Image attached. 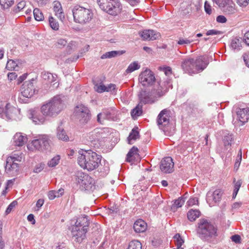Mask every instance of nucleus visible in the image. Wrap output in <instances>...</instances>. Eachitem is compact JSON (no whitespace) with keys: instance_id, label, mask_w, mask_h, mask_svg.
<instances>
[{"instance_id":"7ed1b4c3","label":"nucleus","mask_w":249,"mask_h":249,"mask_svg":"<svg viewBox=\"0 0 249 249\" xmlns=\"http://www.w3.org/2000/svg\"><path fill=\"white\" fill-rule=\"evenodd\" d=\"M89 224L88 216H82L77 218L71 231L72 238L74 241L81 243L86 238Z\"/></svg>"},{"instance_id":"a211bd4d","label":"nucleus","mask_w":249,"mask_h":249,"mask_svg":"<svg viewBox=\"0 0 249 249\" xmlns=\"http://www.w3.org/2000/svg\"><path fill=\"white\" fill-rule=\"evenodd\" d=\"M160 169L164 173H170L174 170V163L171 157H166L163 159L160 162Z\"/></svg>"},{"instance_id":"69168bd1","label":"nucleus","mask_w":249,"mask_h":249,"mask_svg":"<svg viewBox=\"0 0 249 249\" xmlns=\"http://www.w3.org/2000/svg\"><path fill=\"white\" fill-rule=\"evenodd\" d=\"M231 239L233 242L236 243H239L240 242L241 237L239 235L235 234L231 237Z\"/></svg>"},{"instance_id":"864d4df0","label":"nucleus","mask_w":249,"mask_h":249,"mask_svg":"<svg viewBox=\"0 0 249 249\" xmlns=\"http://www.w3.org/2000/svg\"><path fill=\"white\" fill-rule=\"evenodd\" d=\"M95 90L99 93H102L104 91H106L107 88L106 86L103 84L99 85L96 84L95 86Z\"/></svg>"},{"instance_id":"2f4dec72","label":"nucleus","mask_w":249,"mask_h":249,"mask_svg":"<svg viewBox=\"0 0 249 249\" xmlns=\"http://www.w3.org/2000/svg\"><path fill=\"white\" fill-rule=\"evenodd\" d=\"M185 198L180 197L176 200L171 206V209L173 211L175 212L177 209L181 207L185 202Z\"/></svg>"},{"instance_id":"9d476101","label":"nucleus","mask_w":249,"mask_h":249,"mask_svg":"<svg viewBox=\"0 0 249 249\" xmlns=\"http://www.w3.org/2000/svg\"><path fill=\"white\" fill-rule=\"evenodd\" d=\"M139 81L142 86L145 88L153 86L156 83L154 72L149 69H146L141 72Z\"/></svg>"},{"instance_id":"39448f33","label":"nucleus","mask_w":249,"mask_h":249,"mask_svg":"<svg viewBox=\"0 0 249 249\" xmlns=\"http://www.w3.org/2000/svg\"><path fill=\"white\" fill-rule=\"evenodd\" d=\"M64 108V104L60 96L53 97L41 107V112L48 117L54 118Z\"/></svg>"},{"instance_id":"bb28decb","label":"nucleus","mask_w":249,"mask_h":249,"mask_svg":"<svg viewBox=\"0 0 249 249\" xmlns=\"http://www.w3.org/2000/svg\"><path fill=\"white\" fill-rule=\"evenodd\" d=\"M53 10L55 13V15L61 20L65 18L64 13L63 12L61 3L57 1L53 2Z\"/></svg>"},{"instance_id":"09e8293b","label":"nucleus","mask_w":249,"mask_h":249,"mask_svg":"<svg viewBox=\"0 0 249 249\" xmlns=\"http://www.w3.org/2000/svg\"><path fill=\"white\" fill-rule=\"evenodd\" d=\"M67 44V41L63 38H58L57 39L54 45L55 46L58 48H62L65 46Z\"/></svg>"},{"instance_id":"8fccbe9b","label":"nucleus","mask_w":249,"mask_h":249,"mask_svg":"<svg viewBox=\"0 0 249 249\" xmlns=\"http://www.w3.org/2000/svg\"><path fill=\"white\" fill-rule=\"evenodd\" d=\"M241 181L240 180H238L234 184V190L232 195L233 198H235L238 192V191L241 185Z\"/></svg>"},{"instance_id":"dca6fc26","label":"nucleus","mask_w":249,"mask_h":249,"mask_svg":"<svg viewBox=\"0 0 249 249\" xmlns=\"http://www.w3.org/2000/svg\"><path fill=\"white\" fill-rule=\"evenodd\" d=\"M16 109L6 102H0V117L12 119Z\"/></svg>"},{"instance_id":"4d7b16f0","label":"nucleus","mask_w":249,"mask_h":249,"mask_svg":"<svg viewBox=\"0 0 249 249\" xmlns=\"http://www.w3.org/2000/svg\"><path fill=\"white\" fill-rule=\"evenodd\" d=\"M198 203V201L197 198L196 197H192L190 198L189 200L187 201V204L188 206H192L194 205L197 204Z\"/></svg>"},{"instance_id":"f03ea898","label":"nucleus","mask_w":249,"mask_h":249,"mask_svg":"<svg viewBox=\"0 0 249 249\" xmlns=\"http://www.w3.org/2000/svg\"><path fill=\"white\" fill-rule=\"evenodd\" d=\"M196 230L197 236L204 241L210 242L217 236L216 227L207 219H200Z\"/></svg>"},{"instance_id":"603ef678","label":"nucleus","mask_w":249,"mask_h":249,"mask_svg":"<svg viewBox=\"0 0 249 249\" xmlns=\"http://www.w3.org/2000/svg\"><path fill=\"white\" fill-rule=\"evenodd\" d=\"M18 202L17 201L15 200L11 202L7 208L5 213L6 214H9L11 213L12 210L17 205Z\"/></svg>"},{"instance_id":"f257e3e1","label":"nucleus","mask_w":249,"mask_h":249,"mask_svg":"<svg viewBox=\"0 0 249 249\" xmlns=\"http://www.w3.org/2000/svg\"><path fill=\"white\" fill-rule=\"evenodd\" d=\"M102 157L92 150L79 152L77 158L78 164L88 171L96 169L101 164Z\"/></svg>"},{"instance_id":"412c9836","label":"nucleus","mask_w":249,"mask_h":249,"mask_svg":"<svg viewBox=\"0 0 249 249\" xmlns=\"http://www.w3.org/2000/svg\"><path fill=\"white\" fill-rule=\"evenodd\" d=\"M30 118L36 124H43L46 121V118L48 117L44 115L41 112V110H31L30 113Z\"/></svg>"},{"instance_id":"aec40b11","label":"nucleus","mask_w":249,"mask_h":249,"mask_svg":"<svg viewBox=\"0 0 249 249\" xmlns=\"http://www.w3.org/2000/svg\"><path fill=\"white\" fill-rule=\"evenodd\" d=\"M236 113L237 119L242 123V124L248 121L249 119V108L248 107L237 108H236Z\"/></svg>"},{"instance_id":"20e7f679","label":"nucleus","mask_w":249,"mask_h":249,"mask_svg":"<svg viewBox=\"0 0 249 249\" xmlns=\"http://www.w3.org/2000/svg\"><path fill=\"white\" fill-rule=\"evenodd\" d=\"M208 62L205 57L200 56L195 60L193 58H186L181 63V68L186 73H196L202 71L208 65Z\"/></svg>"},{"instance_id":"680f3d73","label":"nucleus","mask_w":249,"mask_h":249,"mask_svg":"<svg viewBox=\"0 0 249 249\" xmlns=\"http://www.w3.org/2000/svg\"><path fill=\"white\" fill-rule=\"evenodd\" d=\"M221 32L219 31H217L215 30H210L208 31L206 33L207 36H213V35H216L218 34H220Z\"/></svg>"},{"instance_id":"cd10ccee","label":"nucleus","mask_w":249,"mask_h":249,"mask_svg":"<svg viewBox=\"0 0 249 249\" xmlns=\"http://www.w3.org/2000/svg\"><path fill=\"white\" fill-rule=\"evenodd\" d=\"M26 137L23 136L21 133H16L13 138L14 143L18 146H22L27 141Z\"/></svg>"},{"instance_id":"7c9ffc66","label":"nucleus","mask_w":249,"mask_h":249,"mask_svg":"<svg viewBox=\"0 0 249 249\" xmlns=\"http://www.w3.org/2000/svg\"><path fill=\"white\" fill-rule=\"evenodd\" d=\"M142 105H141L140 103L134 108L131 112V115L132 117L135 119L138 116H140L142 115Z\"/></svg>"},{"instance_id":"79ce46f5","label":"nucleus","mask_w":249,"mask_h":249,"mask_svg":"<svg viewBox=\"0 0 249 249\" xmlns=\"http://www.w3.org/2000/svg\"><path fill=\"white\" fill-rule=\"evenodd\" d=\"M60 157L59 155H56L52 158L48 162V165L49 167H53L57 165L60 161Z\"/></svg>"},{"instance_id":"4c0bfd02","label":"nucleus","mask_w":249,"mask_h":249,"mask_svg":"<svg viewBox=\"0 0 249 249\" xmlns=\"http://www.w3.org/2000/svg\"><path fill=\"white\" fill-rule=\"evenodd\" d=\"M142 246L140 242L134 240L129 243L126 249H142Z\"/></svg>"},{"instance_id":"0eeeda50","label":"nucleus","mask_w":249,"mask_h":249,"mask_svg":"<svg viewBox=\"0 0 249 249\" xmlns=\"http://www.w3.org/2000/svg\"><path fill=\"white\" fill-rule=\"evenodd\" d=\"M50 148V140L48 135H40L27 145V148L31 151L45 152Z\"/></svg>"},{"instance_id":"c9c22d12","label":"nucleus","mask_w":249,"mask_h":249,"mask_svg":"<svg viewBox=\"0 0 249 249\" xmlns=\"http://www.w3.org/2000/svg\"><path fill=\"white\" fill-rule=\"evenodd\" d=\"M141 68V65L137 61H134L130 63L125 70V73L127 74L130 73L133 71L139 70Z\"/></svg>"},{"instance_id":"de8ad7c7","label":"nucleus","mask_w":249,"mask_h":249,"mask_svg":"<svg viewBox=\"0 0 249 249\" xmlns=\"http://www.w3.org/2000/svg\"><path fill=\"white\" fill-rule=\"evenodd\" d=\"M49 24L51 27L54 30H58L59 29V24L56 20L52 17L49 18Z\"/></svg>"},{"instance_id":"3c124183","label":"nucleus","mask_w":249,"mask_h":249,"mask_svg":"<svg viewBox=\"0 0 249 249\" xmlns=\"http://www.w3.org/2000/svg\"><path fill=\"white\" fill-rule=\"evenodd\" d=\"M8 158H11L12 159V160H13V162H16V161H21V160H22V156H21V154L20 153L12 154L11 156L8 157Z\"/></svg>"},{"instance_id":"6e6552de","label":"nucleus","mask_w":249,"mask_h":249,"mask_svg":"<svg viewBox=\"0 0 249 249\" xmlns=\"http://www.w3.org/2000/svg\"><path fill=\"white\" fill-rule=\"evenodd\" d=\"M100 8L111 15H117L122 10V5L119 0H97Z\"/></svg>"},{"instance_id":"1a4fd4ad","label":"nucleus","mask_w":249,"mask_h":249,"mask_svg":"<svg viewBox=\"0 0 249 249\" xmlns=\"http://www.w3.org/2000/svg\"><path fill=\"white\" fill-rule=\"evenodd\" d=\"M74 115L77 120L82 124H87L90 118L89 108L83 104L78 105L75 107Z\"/></svg>"},{"instance_id":"c03bdc74","label":"nucleus","mask_w":249,"mask_h":249,"mask_svg":"<svg viewBox=\"0 0 249 249\" xmlns=\"http://www.w3.org/2000/svg\"><path fill=\"white\" fill-rule=\"evenodd\" d=\"M190 38L191 37H189L188 38L180 37L178 38L177 43L178 44L180 45H185L190 44V43H192L194 41V40L191 39Z\"/></svg>"},{"instance_id":"a878e982","label":"nucleus","mask_w":249,"mask_h":249,"mask_svg":"<svg viewBox=\"0 0 249 249\" xmlns=\"http://www.w3.org/2000/svg\"><path fill=\"white\" fill-rule=\"evenodd\" d=\"M133 228L136 232H143L147 228V224L142 220L139 219L134 224Z\"/></svg>"},{"instance_id":"774afa93","label":"nucleus","mask_w":249,"mask_h":249,"mask_svg":"<svg viewBox=\"0 0 249 249\" xmlns=\"http://www.w3.org/2000/svg\"><path fill=\"white\" fill-rule=\"evenodd\" d=\"M243 59L247 67L249 68V53L243 55Z\"/></svg>"},{"instance_id":"e433bc0d","label":"nucleus","mask_w":249,"mask_h":249,"mask_svg":"<svg viewBox=\"0 0 249 249\" xmlns=\"http://www.w3.org/2000/svg\"><path fill=\"white\" fill-rule=\"evenodd\" d=\"M138 149L137 147L133 146L127 154L126 160L130 162L133 160V158H135V156L138 155Z\"/></svg>"},{"instance_id":"4be33fe9","label":"nucleus","mask_w":249,"mask_h":249,"mask_svg":"<svg viewBox=\"0 0 249 249\" xmlns=\"http://www.w3.org/2000/svg\"><path fill=\"white\" fill-rule=\"evenodd\" d=\"M143 40H154L159 38L160 33L153 30H145L140 33Z\"/></svg>"},{"instance_id":"5701e85b","label":"nucleus","mask_w":249,"mask_h":249,"mask_svg":"<svg viewBox=\"0 0 249 249\" xmlns=\"http://www.w3.org/2000/svg\"><path fill=\"white\" fill-rule=\"evenodd\" d=\"M5 171L7 173L14 176L18 171V164L15 162H13L11 158H7L5 165Z\"/></svg>"},{"instance_id":"58836bf2","label":"nucleus","mask_w":249,"mask_h":249,"mask_svg":"<svg viewBox=\"0 0 249 249\" xmlns=\"http://www.w3.org/2000/svg\"><path fill=\"white\" fill-rule=\"evenodd\" d=\"M6 68L9 71L18 70V65L16 61L13 60H9L6 64Z\"/></svg>"},{"instance_id":"a19ab883","label":"nucleus","mask_w":249,"mask_h":249,"mask_svg":"<svg viewBox=\"0 0 249 249\" xmlns=\"http://www.w3.org/2000/svg\"><path fill=\"white\" fill-rule=\"evenodd\" d=\"M174 241L176 243L177 248L179 249H183L181 246L184 243V240L181 238L179 234L177 233L174 236Z\"/></svg>"},{"instance_id":"c85d7f7f","label":"nucleus","mask_w":249,"mask_h":249,"mask_svg":"<svg viewBox=\"0 0 249 249\" xmlns=\"http://www.w3.org/2000/svg\"><path fill=\"white\" fill-rule=\"evenodd\" d=\"M140 138L139 132L138 131V128H134L131 132L130 133L128 137L127 138L128 143L130 144H133V141H136Z\"/></svg>"},{"instance_id":"a18cd8bd","label":"nucleus","mask_w":249,"mask_h":249,"mask_svg":"<svg viewBox=\"0 0 249 249\" xmlns=\"http://www.w3.org/2000/svg\"><path fill=\"white\" fill-rule=\"evenodd\" d=\"M14 2V0H0V4L3 9H8Z\"/></svg>"},{"instance_id":"49530a36","label":"nucleus","mask_w":249,"mask_h":249,"mask_svg":"<svg viewBox=\"0 0 249 249\" xmlns=\"http://www.w3.org/2000/svg\"><path fill=\"white\" fill-rule=\"evenodd\" d=\"M26 8V1L22 0L20 2H19L18 4L17 5V6L15 7L14 9V11L15 13H18L19 12H20L21 11L23 10L24 9Z\"/></svg>"},{"instance_id":"ea45409f","label":"nucleus","mask_w":249,"mask_h":249,"mask_svg":"<svg viewBox=\"0 0 249 249\" xmlns=\"http://www.w3.org/2000/svg\"><path fill=\"white\" fill-rule=\"evenodd\" d=\"M123 53H121L120 51H113L108 52H107L105 54L102 55V59H105L107 58H111L113 57H115L117 55H120L122 54Z\"/></svg>"},{"instance_id":"f8f14e48","label":"nucleus","mask_w":249,"mask_h":249,"mask_svg":"<svg viewBox=\"0 0 249 249\" xmlns=\"http://www.w3.org/2000/svg\"><path fill=\"white\" fill-rule=\"evenodd\" d=\"M118 111L114 107L105 108L97 115V121L103 124L106 120L117 121L118 120Z\"/></svg>"},{"instance_id":"37998d69","label":"nucleus","mask_w":249,"mask_h":249,"mask_svg":"<svg viewBox=\"0 0 249 249\" xmlns=\"http://www.w3.org/2000/svg\"><path fill=\"white\" fill-rule=\"evenodd\" d=\"M34 16L36 20L41 21L44 19V16L41 11L38 8H35L33 11Z\"/></svg>"},{"instance_id":"0e129e2a","label":"nucleus","mask_w":249,"mask_h":249,"mask_svg":"<svg viewBox=\"0 0 249 249\" xmlns=\"http://www.w3.org/2000/svg\"><path fill=\"white\" fill-rule=\"evenodd\" d=\"M106 91H113L114 92L116 89V85L113 84H110L107 86H106Z\"/></svg>"},{"instance_id":"ddd939ff","label":"nucleus","mask_w":249,"mask_h":249,"mask_svg":"<svg viewBox=\"0 0 249 249\" xmlns=\"http://www.w3.org/2000/svg\"><path fill=\"white\" fill-rule=\"evenodd\" d=\"M153 87L151 90L152 93L154 94L155 97L158 98L162 96L168 90L171 86L169 80L166 81L157 82L154 84Z\"/></svg>"},{"instance_id":"72a5a7b5","label":"nucleus","mask_w":249,"mask_h":249,"mask_svg":"<svg viewBox=\"0 0 249 249\" xmlns=\"http://www.w3.org/2000/svg\"><path fill=\"white\" fill-rule=\"evenodd\" d=\"M200 215V212L197 210H190L187 213L188 219L191 221L196 220Z\"/></svg>"},{"instance_id":"9b49d317","label":"nucleus","mask_w":249,"mask_h":249,"mask_svg":"<svg viewBox=\"0 0 249 249\" xmlns=\"http://www.w3.org/2000/svg\"><path fill=\"white\" fill-rule=\"evenodd\" d=\"M77 183L82 189L92 191L95 188L94 179L87 174L79 173L77 174Z\"/></svg>"},{"instance_id":"6e6d98bb","label":"nucleus","mask_w":249,"mask_h":249,"mask_svg":"<svg viewBox=\"0 0 249 249\" xmlns=\"http://www.w3.org/2000/svg\"><path fill=\"white\" fill-rule=\"evenodd\" d=\"M160 70L164 72L165 75L169 76L172 74V69L170 67H164L160 68Z\"/></svg>"},{"instance_id":"e2e57ef3","label":"nucleus","mask_w":249,"mask_h":249,"mask_svg":"<svg viewBox=\"0 0 249 249\" xmlns=\"http://www.w3.org/2000/svg\"><path fill=\"white\" fill-rule=\"evenodd\" d=\"M216 21L217 22L224 23L227 21V19L225 16L220 15L216 18Z\"/></svg>"},{"instance_id":"393cba45","label":"nucleus","mask_w":249,"mask_h":249,"mask_svg":"<svg viewBox=\"0 0 249 249\" xmlns=\"http://www.w3.org/2000/svg\"><path fill=\"white\" fill-rule=\"evenodd\" d=\"M222 141L225 148L227 150L231 145V143L233 140V136L231 134L229 133L227 131L224 132Z\"/></svg>"},{"instance_id":"bf43d9fd","label":"nucleus","mask_w":249,"mask_h":249,"mask_svg":"<svg viewBox=\"0 0 249 249\" xmlns=\"http://www.w3.org/2000/svg\"><path fill=\"white\" fill-rule=\"evenodd\" d=\"M236 3L241 7H246L249 3V0H236Z\"/></svg>"},{"instance_id":"c756f323","label":"nucleus","mask_w":249,"mask_h":249,"mask_svg":"<svg viewBox=\"0 0 249 249\" xmlns=\"http://www.w3.org/2000/svg\"><path fill=\"white\" fill-rule=\"evenodd\" d=\"M42 77L43 79L46 80L49 83L55 82L57 79V75L55 74H53L49 72L42 73Z\"/></svg>"},{"instance_id":"4468645a","label":"nucleus","mask_w":249,"mask_h":249,"mask_svg":"<svg viewBox=\"0 0 249 249\" xmlns=\"http://www.w3.org/2000/svg\"><path fill=\"white\" fill-rule=\"evenodd\" d=\"M33 82L34 80L32 79L24 82L22 84L21 88V93L23 97L30 98L37 92Z\"/></svg>"},{"instance_id":"052dcab7","label":"nucleus","mask_w":249,"mask_h":249,"mask_svg":"<svg viewBox=\"0 0 249 249\" xmlns=\"http://www.w3.org/2000/svg\"><path fill=\"white\" fill-rule=\"evenodd\" d=\"M58 193L54 191H51L48 193V197L50 200L53 199L55 197H59V195H57Z\"/></svg>"},{"instance_id":"5fc2aeb1","label":"nucleus","mask_w":249,"mask_h":249,"mask_svg":"<svg viewBox=\"0 0 249 249\" xmlns=\"http://www.w3.org/2000/svg\"><path fill=\"white\" fill-rule=\"evenodd\" d=\"M241 160H242V151H241V149H240L239 151L237 157V159L236 160V161H235V162L234 164V168H237V169L238 168V167L240 164Z\"/></svg>"},{"instance_id":"b1692460","label":"nucleus","mask_w":249,"mask_h":249,"mask_svg":"<svg viewBox=\"0 0 249 249\" xmlns=\"http://www.w3.org/2000/svg\"><path fill=\"white\" fill-rule=\"evenodd\" d=\"M222 192L220 189L215 190L213 193L208 192L207 195V200L208 202L211 200L216 203L219 202L221 198Z\"/></svg>"},{"instance_id":"f704fd0d","label":"nucleus","mask_w":249,"mask_h":249,"mask_svg":"<svg viewBox=\"0 0 249 249\" xmlns=\"http://www.w3.org/2000/svg\"><path fill=\"white\" fill-rule=\"evenodd\" d=\"M231 47L236 51L240 50L242 47L241 39L237 37L232 39L231 43Z\"/></svg>"},{"instance_id":"2eb2a0df","label":"nucleus","mask_w":249,"mask_h":249,"mask_svg":"<svg viewBox=\"0 0 249 249\" xmlns=\"http://www.w3.org/2000/svg\"><path fill=\"white\" fill-rule=\"evenodd\" d=\"M170 111L164 109L161 111L158 116L157 122L158 125L160 129L164 131L165 128L169 124Z\"/></svg>"},{"instance_id":"f3484780","label":"nucleus","mask_w":249,"mask_h":249,"mask_svg":"<svg viewBox=\"0 0 249 249\" xmlns=\"http://www.w3.org/2000/svg\"><path fill=\"white\" fill-rule=\"evenodd\" d=\"M140 103L141 105L152 104L155 102L157 99L152 91L149 92L145 90L142 91L139 94Z\"/></svg>"},{"instance_id":"6ab92c4d","label":"nucleus","mask_w":249,"mask_h":249,"mask_svg":"<svg viewBox=\"0 0 249 249\" xmlns=\"http://www.w3.org/2000/svg\"><path fill=\"white\" fill-rule=\"evenodd\" d=\"M219 8L222 9L224 12L229 15L235 14L237 12L235 4L232 0H229L225 3L218 5Z\"/></svg>"},{"instance_id":"13d9d810","label":"nucleus","mask_w":249,"mask_h":249,"mask_svg":"<svg viewBox=\"0 0 249 249\" xmlns=\"http://www.w3.org/2000/svg\"><path fill=\"white\" fill-rule=\"evenodd\" d=\"M204 10L207 14L209 15L212 14V7L207 1H205L204 4Z\"/></svg>"},{"instance_id":"473e14b6","label":"nucleus","mask_w":249,"mask_h":249,"mask_svg":"<svg viewBox=\"0 0 249 249\" xmlns=\"http://www.w3.org/2000/svg\"><path fill=\"white\" fill-rule=\"evenodd\" d=\"M57 136L59 139L64 141H67L69 139L66 131L61 126H58L57 128Z\"/></svg>"},{"instance_id":"423d86ee","label":"nucleus","mask_w":249,"mask_h":249,"mask_svg":"<svg viewBox=\"0 0 249 249\" xmlns=\"http://www.w3.org/2000/svg\"><path fill=\"white\" fill-rule=\"evenodd\" d=\"M72 12L74 22L81 24L89 22L93 18L91 10L79 5L74 6Z\"/></svg>"},{"instance_id":"338daca9","label":"nucleus","mask_w":249,"mask_h":249,"mask_svg":"<svg viewBox=\"0 0 249 249\" xmlns=\"http://www.w3.org/2000/svg\"><path fill=\"white\" fill-rule=\"evenodd\" d=\"M186 144H183L178 147V150L180 153L184 154L186 150Z\"/></svg>"}]
</instances>
